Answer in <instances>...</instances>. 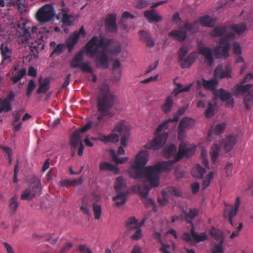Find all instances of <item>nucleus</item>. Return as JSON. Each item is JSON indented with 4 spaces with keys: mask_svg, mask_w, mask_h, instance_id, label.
Returning <instances> with one entry per match:
<instances>
[{
    "mask_svg": "<svg viewBox=\"0 0 253 253\" xmlns=\"http://www.w3.org/2000/svg\"><path fill=\"white\" fill-rule=\"evenodd\" d=\"M221 145H218L217 144H215L213 145L211 147V150L210 151V155L211 157V159L212 163L214 164L216 162V159L218 158L219 156V152L220 149L221 148Z\"/></svg>",
    "mask_w": 253,
    "mask_h": 253,
    "instance_id": "obj_43",
    "label": "nucleus"
},
{
    "mask_svg": "<svg viewBox=\"0 0 253 253\" xmlns=\"http://www.w3.org/2000/svg\"><path fill=\"white\" fill-rule=\"evenodd\" d=\"M176 84L177 87L173 90L172 93L175 96L181 92L188 91L192 86V84H190L184 87L180 84Z\"/></svg>",
    "mask_w": 253,
    "mask_h": 253,
    "instance_id": "obj_47",
    "label": "nucleus"
},
{
    "mask_svg": "<svg viewBox=\"0 0 253 253\" xmlns=\"http://www.w3.org/2000/svg\"><path fill=\"white\" fill-rule=\"evenodd\" d=\"M84 57L82 52H80L76 54L70 63V67L72 68H80L83 64Z\"/></svg>",
    "mask_w": 253,
    "mask_h": 253,
    "instance_id": "obj_35",
    "label": "nucleus"
},
{
    "mask_svg": "<svg viewBox=\"0 0 253 253\" xmlns=\"http://www.w3.org/2000/svg\"><path fill=\"white\" fill-rule=\"evenodd\" d=\"M50 88V79L49 78H46L41 83L38 89L37 90V93L44 94L48 89Z\"/></svg>",
    "mask_w": 253,
    "mask_h": 253,
    "instance_id": "obj_36",
    "label": "nucleus"
},
{
    "mask_svg": "<svg viewBox=\"0 0 253 253\" xmlns=\"http://www.w3.org/2000/svg\"><path fill=\"white\" fill-rule=\"evenodd\" d=\"M127 193L125 192H120L113 198V200L115 202V205L117 207H120L124 205L126 201Z\"/></svg>",
    "mask_w": 253,
    "mask_h": 253,
    "instance_id": "obj_29",
    "label": "nucleus"
},
{
    "mask_svg": "<svg viewBox=\"0 0 253 253\" xmlns=\"http://www.w3.org/2000/svg\"><path fill=\"white\" fill-rule=\"evenodd\" d=\"M56 15L55 9L52 4H46L40 7L36 13V18L41 24L50 22Z\"/></svg>",
    "mask_w": 253,
    "mask_h": 253,
    "instance_id": "obj_6",
    "label": "nucleus"
},
{
    "mask_svg": "<svg viewBox=\"0 0 253 253\" xmlns=\"http://www.w3.org/2000/svg\"><path fill=\"white\" fill-rule=\"evenodd\" d=\"M199 53L205 57V62L209 65L211 66L214 62V59L211 49L208 47L201 46L198 47Z\"/></svg>",
    "mask_w": 253,
    "mask_h": 253,
    "instance_id": "obj_18",
    "label": "nucleus"
},
{
    "mask_svg": "<svg viewBox=\"0 0 253 253\" xmlns=\"http://www.w3.org/2000/svg\"><path fill=\"white\" fill-rule=\"evenodd\" d=\"M99 169L101 171L108 170L111 171H115L117 169L116 166L110 163L106 162L100 163Z\"/></svg>",
    "mask_w": 253,
    "mask_h": 253,
    "instance_id": "obj_50",
    "label": "nucleus"
},
{
    "mask_svg": "<svg viewBox=\"0 0 253 253\" xmlns=\"http://www.w3.org/2000/svg\"><path fill=\"white\" fill-rule=\"evenodd\" d=\"M197 58V53L192 52L190 53L188 56L181 62V67L182 68L189 67L196 60Z\"/></svg>",
    "mask_w": 253,
    "mask_h": 253,
    "instance_id": "obj_28",
    "label": "nucleus"
},
{
    "mask_svg": "<svg viewBox=\"0 0 253 253\" xmlns=\"http://www.w3.org/2000/svg\"><path fill=\"white\" fill-rule=\"evenodd\" d=\"M224 242L220 241L214 245L212 250V253H224L223 244Z\"/></svg>",
    "mask_w": 253,
    "mask_h": 253,
    "instance_id": "obj_60",
    "label": "nucleus"
},
{
    "mask_svg": "<svg viewBox=\"0 0 253 253\" xmlns=\"http://www.w3.org/2000/svg\"><path fill=\"white\" fill-rule=\"evenodd\" d=\"M42 189L41 180L37 177H33L28 187L22 192L20 198L22 200L31 201L41 194Z\"/></svg>",
    "mask_w": 253,
    "mask_h": 253,
    "instance_id": "obj_5",
    "label": "nucleus"
},
{
    "mask_svg": "<svg viewBox=\"0 0 253 253\" xmlns=\"http://www.w3.org/2000/svg\"><path fill=\"white\" fill-rule=\"evenodd\" d=\"M165 194L171 195L176 197H179L181 195V191L174 187H168L165 191H162V195L164 196Z\"/></svg>",
    "mask_w": 253,
    "mask_h": 253,
    "instance_id": "obj_49",
    "label": "nucleus"
},
{
    "mask_svg": "<svg viewBox=\"0 0 253 253\" xmlns=\"http://www.w3.org/2000/svg\"><path fill=\"white\" fill-rule=\"evenodd\" d=\"M144 15L149 22H160L162 20V17L157 14L154 10H148L145 11Z\"/></svg>",
    "mask_w": 253,
    "mask_h": 253,
    "instance_id": "obj_30",
    "label": "nucleus"
},
{
    "mask_svg": "<svg viewBox=\"0 0 253 253\" xmlns=\"http://www.w3.org/2000/svg\"><path fill=\"white\" fill-rule=\"evenodd\" d=\"M12 110L11 103L3 100L0 107V113L2 112H8Z\"/></svg>",
    "mask_w": 253,
    "mask_h": 253,
    "instance_id": "obj_56",
    "label": "nucleus"
},
{
    "mask_svg": "<svg viewBox=\"0 0 253 253\" xmlns=\"http://www.w3.org/2000/svg\"><path fill=\"white\" fill-rule=\"evenodd\" d=\"M136 166V165L135 164V163H134L133 165H132L131 166V168H132V169L130 170L129 171V175L131 177L135 179V178L133 177L132 176H131V171L134 170L135 169L133 167V166ZM137 178H135V179H136ZM139 179H145V181H147V182H148L149 183H150L149 181H147L146 178L145 177H144V178H139ZM150 184V187L147 184H144L142 186H140V185L138 184V185H136L134 186V189L137 191L140 195L141 196V197L143 198V197H147L149 191H150V189L151 187H154V186H152L151 185V184Z\"/></svg>",
    "mask_w": 253,
    "mask_h": 253,
    "instance_id": "obj_17",
    "label": "nucleus"
},
{
    "mask_svg": "<svg viewBox=\"0 0 253 253\" xmlns=\"http://www.w3.org/2000/svg\"><path fill=\"white\" fill-rule=\"evenodd\" d=\"M232 69L229 65L224 67L221 64L218 65L213 72L214 77L217 79H229L231 78Z\"/></svg>",
    "mask_w": 253,
    "mask_h": 253,
    "instance_id": "obj_11",
    "label": "nucleus"
},
{
    "mask_svg": "<svg viewBox=\"0 0 253 253\" xmlns=\"http://www.w3.org/2000/svg\"><path fill=\"white\" fill-rule=\"evenodd\" d=\"M36 86V85L34 81L32 79L30 80L27 87L26 95L27 96H31Z\"/></svg>",
    "mask_w": 253,
    "mask_h": 253,
    "instance_id": "obj_57",
    "label": "nucleus"
},
{
    "mask_svg": "<svg viewBox=\"0 0 253 253\" xmlns=\"http://www.w3.org/2000/svg\"><path fill=\"white\" fill-rule=\"evenodd\" d=\"M191 234L194 241L197 243L203 242L208 239V235L206 233H201L200 234L195 232L194 227H192L191 229Z\"/></svg>",
    "mask_w": 253,
    "mask_h": 253,
    "instance_id": "obj_39",
    "label": "nucleus"
},
{
    "mask_svg": "<svg viewBox=\"0 0 253 253\" xmlns=\"http://www.w3.org/2000/svg\"><path fill=\"white\" fill-rule=\"evenodd\" d=\"M144 221L143 220L140 222L134 217H131L128 218L126 222V227L128 230L137 229L140 228L143 225Z\"/></svg>",
    "mask_w": 253,
    "mask_h": 253,
    "instance_id": "obj_22",
    "label": "nucleus"
},
{
    "mask_svg": "<svg viewBox=\"0 0 253 253\" xmlns=\"http://www.w3.org/2000/svg\"><path fill=\"white\" fill-rule=\"evenodd\" d=\"M230 30L236 35H242L247 29V26L245 23L233 24L230 26Z\"/></svg>",
    "mask_w": 253,
    "mask_h": 253,
    "instance_id": "obj_23",
    "label": "nucleus"
},
{
    "mask_svg": "<svg viewBox=\"0 0 253 253\" xmlns=\"http://www.w3.org/2000/svg\"><path fill=\"white\" fill-rule=\"evenodd\" d=\"M189 50V47L186 45H182L180 47L177 52L178 60L179 62L181 63L183 61L185 57Z\"/></svg>",
    "mask_w": 253,
    "mask_h": 253,
    "instance_id": "obj_45",
    "label": "nucleus"
},
{
    "mask_svg": "<svg viewBox=\"0 0 253 253\" xmlns=\"http://www.w3.org/2000/svg\"><path fill=\"white\" fill-rule=\"evenodd\" d=\"M169 36L179 42H183L187 38V33L184 31L173 30L169 33Z\"/></svg>",
    "mask_w": 253,
    "mask_h": 253,
    "instance_id": "obj_27",
    "label": "nucleus"
},
{
    "mask_svg": "<svg viewBox=\"0 0 253 253\" xmlns=\"http://www.w3.org/2000/svg\"><path fill=\"white\" fill-rule=\"evenodd\" d=\"M210 234L216 241L224 242V237L222 232L214 227L210 229Z\"/></svg>",
    "mask_w": 253,
    "mask_h": 253,
    "instance_id": "obj_41",
    "label": "nucleus"
},
{
    "mask_svg": "<svg viewBox=\"0 0 253 253\" xmlns=\"http://www.w3.org/2000/svg\"><path fill=\"white\" fill-rule=\"evenodd\" d=\"M114 42L113 39L101 37L93 36L85 46L86 53L91 57L96 56L95 62L99 68L107 69L109 66V58L107 53L118 55L122 51V46L120 43L113 48H109Z\"/></svg>",
    "mask_w": 253,
    "mask_h": 253,
    "instance_id": "obj_2",
    "label": "nucleus"
},
{
    "mask_svg": "<svg viewBox=\"0 0 253 253\" xmlns=\"http://www.w3.org/2000/svg\"><path fill=\"white\" fill-rule=\"evenodd\" d=\"M173 105V98L171 96H169L166 98L164 104L161 106V109L165 113H168L171 110Z\"/></svg>",
    "mask_w": 253,
    "mask_h": 253,
    "instance_id": "obj_40",
    "label": "nucleus"
},
{
    "mask_svg": "<svg viewBox=\"0 0 253 253\" xmlns=\"http://www.w3.org/2000/svg\"><path fill=\"white\" fill-rule=\"evenodd\" d=\"M185 216V219L187 222L190 223L192 224V227H193L192 223V220L198 215V211L195 208L190 209L188 212H184Z\"/></svg>",
    "mask_w": 253,
    "mask_h": 253,
    "instance_id": "obj_42",
    "label": "nucleus"
},
{
    "mask_svg": "<svg viewBox=\"0 0 253 253\" xmlns=\"http://www.w3.org/2000/svg\"><path fill=\"white\" fill-rule=\"evenodd\" d=\"M213 172H210V173L208 174V175L206 177H205V178H204V179L203 181V183H202V187H203V189H206L210 184L211 181L213 179Z\"/></svg>",
    "mask_w": 253,
    "mask_h": 253,
    "instance_id": "obj_58",
    "label": "nucleus"
},
{
    "mask_svg": "<svg viewBox=\"0 0 253 253\" xmlns=\"http://www.w3.org/2000/svg\"><path fill=\"white\" fill-rule=\"evenodd\" d=\"M27 20L23 18L18 21L16 24L18 36L23 37L25 41H27L31 38L32 35L35 33L37 30V28L35 26L30 28L27 27Z\"/></svg>",
    "mask_w": 253,
    "mask_h": 253,
    "instance_id": "obj_8",
    "label": "nucleus"
},
{
    "mask_svg": "<svg viewBox=\"0 0 253 253\" xmlns=\"http://www.w3.org/2000/svg\"><path fill=\"white\" fill-rule=\"evenodd\" d=\"M177 147L174 144H171L163 149L165 157L169 158L174 156V160L159 163L153 166L144 168L148 160V153L146 150L140 151L136 156L133 166L134 170L131 171V175L135 178L145 177L151 185L158 187L159 185L160 173L161 172L169 171L173 168L174 163L179 161L184 156L191 155L192 149L187 147L186 145L181 143L176 154Z\"/></svg>",
    "mask_w": 253,
    "mask_h": 253,
    "instance_id": "obj_1",
    "label": "nucleus"
},
{
    "mask_svg": "<svg viewBox=\"0 0 253 253\" xmlns=\"http://www.w3.org/2000/svg\"><path fill=\"white\" fill-rule=\"evenodd\" d=\"M26 68L19 69L18 66L15 67L13 71L12 72L11 81L13 84H16L26 75Z\"/></svg>",
    "mask_w": 253,
    "mask_h": 253,
    "instance_id": "obj_20",
    "label": "nucleus"
},
{
    "mask_svg": "<svg viewBox=\"0 0 253 253\" xmlns=\"http://www.w3.org/2000/svg\"><path fill=\"white\" fill-rule=\"evenodd\" d=\"M199 22L203 27H213L215 23V20L210 16L205 15L199 18Z\"/></svg>",
    "mask_w": 253,
    "mask_h": 253,
    "instance_id": "obj_33",
    "label": "nucleus"
},
{
    "mask_svg": "<svg viewBox=\"0 0 253 253\" xmlns=\"http://www.w3.org/2000/svg\"><path fill=\"white\" fill-rule=\"evenodd\" d=\"M11 2L16 4L18 9L20 13H23L26 11V6L25 3L23 2L24 0H10Z\"/></svg>",
    "mask_w": 253,
    "mask_h": 253,
    "instance_id": "obj_55",
    "label": "nucleus"
},
{
    "mask_svg": "<svg viewBox=\"0 0 253 253\" xmlns=\"http://www.w3.org/2000/svg\"><path fill=\"white\" fill-rule=\"evenodd\" d=\"M24 112V110L23 108L16 110L13 112V120H15V122H18L20 121Z\"/></svg>",
    "mask_w": 253,
    "mask_h": 253,
    "instance_id": "obj_61",
    "label": "nucleus"
},
{
    "mask_svg": "<svg viewBox=\"0 0 253 253\" xmlns=\"http://www.w3.org/2000/svg\"><path fill=\"white\" fill-rule=\"evenodd\" d=\"M70 146L72 156L75 155L76 150L78 146L79 147L78 150V155L80 156L83 155L84 145L81 141L80 134L79 132H75L71 135L70 139Z\"/></svg>",
    "mask_w": 253,
    "mask_h": 253,
    "instance_id": "obj_10",
    "label": "nucleus"
},
{
    "mask_svg": "<svg viewBox=\"0 0 253 253\" xmlns=\"http://www.w3.org/2000/svg\"><path fill=\"white\" fill-rule=\"evenodd\" d=\"M214 109L211 102L209 103L208 108L205 111V116L207 118H210L213 115Z\"/></svg>",
    "mask_w": 253,
    "mask_h": 253,
    "instance_id": "obj_64",
    "label": "nucleus"
},
{
    "mask_svg": "<svg viewBox=\"0 0 253 253\" xmlns=\"http://www.w3.org/2000/svg\"><path fill=\"white\" fill-rule=\"evenodd\" d=\"M44 44L41 40L35 41L31 42L30 46L31 54L35 58L39 57L38 54L40 51L43 49Z\"/></svg>",
    "mask_w": 253,
    "mask_h": 253,
    "instance_id": "obj_21",
    "label": "nucleus"
},
{
    "mask_svg": "<svg viewBox=\"0 0 253 253\" xmlns=\"http://www.w3.org/2000/svg\"><path fill=\"white\" fill-rule=\"evenodd\" d=\"M244 102L246 109L253 108V92H250L245 96Z\"/></svg>",
    "mask_w": 253,
    "mask_h": 253,
    "instance_id": "obj_48",
    "label": "nucleus"
},
{
    "mask_svg": "<svg viewBox=\"0 0 253 253\" xmlns=\"http://www.w3.org/2000/svg\"><path fill=\"white\" fill-rule=\"evenodd\" d=\"M93 211L94 218L96 220L100 219L102 213V208L100 205L95 203L93 204Z\"/></svg>",
    "mask_w": 253,
    "mask_h": 253,
    "instance_id": "obj_51",
    "label": "nucleus"
},
{
    "mask_svg": "<svg viewBox=\"0 0 253 253\" xmlns=\"http://www.w3.org/2000/svg\"><path fill=\"white\" fill-rule=\"evenodd\" d=\"M214 94L219 97L222 102L226 101L225 105L227 106L233 107L234 105V99L231 98V93L227 91L223 88H220L214 91Z\"/></svg>",
    "mask_w": 253,
    "mask_h": 253,
    "instance_id": "obj_15",
    "label": "nucleus"
},
{
    "mask_svg": "<svg viewBox=\"0 0 253 253\" xmlns=\"http://www.w3.org/2000/svg\"><path fill=\"white\" fill-rule=\"evenodd\" d=\"M226 127V124L222 123L216 125L214 128H211L208 132V137L211 140L212 135H217L222 133Z\"/></svg>",
    "mask_w": 253,
    "mask_h": 253,
    "instance_id": "obj_24",
    "label": "nucleus"
},
{
    "mask_svg": "<svg viewBox=\"0 0 253 253\" xmlns=\"http://www.w3.org/2000/svg\"><path fill=\"white\" fill-rule=\"evenodd\" d=\"M98 140L104 143L109 142L116 143L119 140V135L118 134L111 133L108 135H101L98 138Z\"/></svg>",
    "mask_w": 253,
    "mask_h": 253,
    "instance_id": "obj_26",
    "label": "nucleus"
},
{
    "mask_svg": "<svg viewBox=\"0 0 253 253\" xmlns=\"http://www.w3.org/2000/svg\"><path fill=\"white\" fill-rule=\"evenodd\" d=\"M125 121H121L118 122L113 131L119 132L122 135L121 139V146L126 147L127 145V140L129 137V127L126 125Z\"/></svg>",
    "mask_w": 253,
    "mask_h": 253,
    "instance_id": "obj_9",
    "label": "nucleus"
},
{
    "mask_svg": "<svg viewBox=\"0 0 253 253\" xmlns=\"http://www.w3.org/2000/svg\"><path fill=\"white\" fill-rule=\"evenodd\" d=\"M143 198V204L147 207L152 206L153 207V210L154 212H156V210L155 209V204L152 199L151 198H148L147 197Z\"/></svg>",
    "mask_w": 253,
    "mask_h": 253,
    "instance_id": "obj_63",
    "label": "nucleus"
},
{
    "mask_svg": "<svg viewBox=\"0 0 253 253\" xmlns=\"http://www.w3.org/2000/svg\"><path fill=\"white\" fill-rule=\"evenodd\" d=\"M66 49V45L64 43L58 44L54 47L50 55V57L58 56L61 55Z\"/></svg>",
    "mask_w": 253,
    "mask_h": 253,
    "instance_id": "obj_46",
    "label": "nucleus"
},
{
    "mask_svg": "<svg viewBox=\"0 0 253 253\" xmlns=\"http://www.w3.org/2000/svg\"><path fill=\"white\" fill-rule=\"evenodd\" d=\"M226 32L227 27L226 26H216L210 32L209 34L212 37H222Z\"/></svg>",
    "mask_w": 253,
    "mask_h": 253,
    "instance_id": "obj_34",
    "label": "nucleus"
},
{
    "mask_svg": "<svg viewBox=\"0 0 253 253\" xmlns=\"http://www.w3.org/2000/svg\"><path fill=\"white\" fill-rule=\"evenodd\" d=\"M82 180L74 179L71 180L69 179H62L60 181L59 185L61 187H69L72 185H78L82 184Z\"/></svg>",
    "mask_w": 253,
    "mask_h": 253,
    "instance_id": "obj_44",
    "label": "nucleus"
},
{
    "mask_svg": "<svg viewBox=\"0 0 253 253\" xmlns=\"http://www.w3.org/2000/svg\"><path fill=\"white\" fill-rule=\"evenodd\" d=\"M237 142V137L236 135H229L226 137L225 140L220 143V145L223 147L224 150L228 152L232 149Z\"/></svg>",
    "mask_w": 253,
    "mask_h": 253,
    "instance_id": "obj_19",
    "label": "nucleus"
},
{
    "mask_svg": "<svg viewBox=\"0 0 253 253\" xmlns=\"http://www.w3.org/2000/svg\"><path fill=\"white\" fill-rule=\"evenodd\" d=\"M241 82L239 84L237 85L236 93L237 95H242L248 92L250 93V92H253V90H252L253 86L252 84H248L244 85Z\"/></svg>",
    "mask_w": 253,
    "mask_h": 253,
    "instance_id": "obj_32",
    "label": "nucleus"
},
{
    "mask_svg": "<svg viewBox=\"0 0 253 253\" xmlns=\"http://www.w3.org/2000/svg\"><path fill=\"white\" fill-rule=\"evenodd\" d=\"M194 124L195 120L194 119L185 117L181 120L178 126L186 130L187 128L192 127Z\"/></svg>",
    "mask_w": 253,
    "mask_h": 253,
    "instance_id": "obj_38",
    "label": "nucleus"
},
{
    "mask_svg": "<svg viewBox=\"0 0 253 253\" xmlns=\"http://www.w3.org/2000/svg\"><path fill=\"white\" fill-rule=\"evenodd\" d=\"M112 156L113 160L115 161L117 165L124 164L128 159L127 157H119L115 153V152H113Z\"/></svg>",
    "mask_w": 253,
    "mask_h": 253,
    "instance_id": "obj_59",
    "label": "nucleus"
},
{
    "mask_svg": "<svg viewBox=\"0 0 253 253\" xmlns=\"http://www.w3.org/2000/svg\"><path fill=\"white\" fill-rule=\"evenodd\" d=\"M83 72L93 74V70L89 62L83 63L80 68Z\"/></svg>",
    "mask_w": 253,
    "mask_h": 253,
    "instance_id": "obj_62",
    "label": "nucleus"
},
{
    "mask_svg": "<svg viewBox=\"0 0 253 253\" xmlns=\"http://www.w3.org/2000/svg\"><path fill=\"white\" fill-rule=\"evenodd\" d=\"M105 28L108 32L116 33L117 31L116 15L110 14L106 15L105 20Z\"/></svg>",
    "mask_w": 253,
    "mask_h": 253,
    "instance_id": "obj_16",
    "label": "nucleus"
},
{
    "mask_svg": "<svg viewBox=\"0 0 253 253\" xmlns=\"http://www.w3.org/2000/svg\"><path fill=\"white\" fill-rule=\"evenodd\" d=\"M0 53L1 56L2 62L7 61L11 63L13 61V52L6 42H1L0 44Z\"/></svg>",
    "mask_w": 253,
    "mask_h": 253,
    "instance_id": "obj_14",
    "label": "nucleus"
},
{
    "mask_svg": "<svg viewBox=\"0 0 253 253\" xmlns=\"http://www.w3.org/2000/svg\"><path fill=\"white\" fill-rule=\"evenodd\" d=\"M18 206L19 204L17 202V197L15 196L11 198L9 201V205L11 212H12L13 213H14L17 210Z\"/></svg>",
    "mask_w": 253,
    "mask_h": 253,
    "instance_id": "obj_54",
    "label": "nucleus"
},
{
    "mask_svg": "<svg viewBox=\"0 0 253 253\" xmlns=\"http://www.w3.org/2000/svg\"><path fill=\"white\" fill-rule=\"evenodd\" d=\"M101 95L98 98L97 108L100 112H103L105 116L112 117L114 115L110 109L114 106L116 96L111 93L107 85H103L101 89Z\"/></svg>",
    "mask_w": 253,
    "mask_h": 253,
    "instance_id": "obj_3",
    "label": "nucleus"
},
{
    "mask_svg": "<svg viewBox=\"0 0 253 253\" xmlns=\"http://www.w3.org/2000/svg\"><path fill=\"white\" fill-rule=\"evenodd\" d=\"M205 172V169L199 164L196 165L191 170L192 176L198 178H202Z\"/></svg>",
    "mask_w": 253,
    "mask_h": 253,
    "instance_id": "obj_37",
    "label": "nucleus"
},
{
    "mask_svg": "<svg viewBox=\"0 0 253 253\" xmlns=\"http://www.w3.org/2000/svg\"><path fill=\"white\" fill-rule=\"evenodd\" d=\"M234 38L233 33L226 34L219 40V45L215 47L214 53L216 58L225 59L229 55L230 41Z\"/></svg>",
    "mask_w": 253,
    "mask_h": 253,
    "instance_id": "obj_7",
    "label": "nucleus"
},
{
    "mask_svg": "<svg viewBox=\"0 0 253 253\" xmlns=\"http://www.w3.org/2000/svg\"><path fill=\"white\" fill-rule=\"evenodd\" d=\"M187 107H182L179 108L176 111V114L174 115L173 118H169V121L172 122H177L179 120V116L183 115L185 112Z\"/></svg>",
    "mask_w": 253,
    "mask_h": 253,
    "instance_id": "obj_52",
    "label": "nucleus"
},
{
    "mask_svg": "<svg viewBox=\"0 0 253 253\" xmlns=\"http://www.w3.org/2000/svg\"><path fill=\"white\" fill-rule=\"evenodd\" d=\"M73 16L70 14L69 9L67 8L61 9L60 11L56 15V19H60L63 24L67 26L73 25Z\"/></svg>",
    "mask_w": 253,
    "mask_h": 253,
    "instance_id": "obj_13",
    "label": "nucleus"
},
{
    "mask_svg": "<svg viewBox=\"0 0 253 253\" xmlns=\"http://www.w3.org/2000/svg\"><path fill=\"white\" fill-rule=\"evenodd\" d=\"M202 81L204 88L211 91L214 90L218 84V81L214 77L209 80L203 78Z\"/></svg>",
    "mask_w": 253,
    "mask_h": 253,
    "instance_id": "obj_25",
    "label": "nucleus"
},
{
    "mask_svg": "<svg viewBox=\"0 0 253 253\" xmlns=\"http://www.w3.org/2000/svg\"><path fill=\"white\" fill-rule=\"evenodd\" d=\"M114 187L117 193H120L121 190L126 187V185L124 182V179L122 177L117 178Z\"/></svg>",
    "mask_w": 253,
    "mask_h": 253,
    "instance_id": "obj_53",
    "label": "nucleus"
},
{
    "mask_svg": "<svg viewBox=\"0 0 253 253\" xmlns=\"http://www.w3.org/2000/svg\"><path fill=\"white\" fill-rule=\"evenodd\" d=\"M171 122H169L168 119L160 124L156 129L154 138L149 143L146 144L145 148L155 150L161 148L166 143L168 134L167 133H164L163 134H160V133L163 129H166L168 127V124L169 123Z\"/></svg>",
    "mask_w": 253,
    "mask_h": 253,
    "instance_id": "obj_4",
    "label": "nucleus"
},
{
    "mask_svg": "<svg viewBox=\"0 0 253 253\" xmlns=\"http://www.w3.org/2000/svg\"><path fill=\"white\" fill-rule=\"evenodd\" d=\"M240 204V199L239 197H237L235 205L233 206H230V209L227 208L224 210L223 213L224 217L225 218H228L229 222L233 227H235L236 225V224L233 222V218L237 215Z\"/></svg>",
    "mask_w": 253,
    "mask_h": 253,
    "instance_id": "obj_12",
    "label": "nucleus"
},
{
    "mask_svg": "<svg viewBox=\"0 0 253 253\" xmlns=\"http://www.w3.org/2000/svg\"><path fill=\"white\" fill-rule=\"evenodd\" d=\"M79 39V34L77 31L74 32L66 41V45L69 49V52H71L77 42Z\"/></svg>",
    "mask_w": 253,
    "mask_h": 253,
    "instance_id": "obj_31",
    "label": "nucleus"
}]
</instances>
